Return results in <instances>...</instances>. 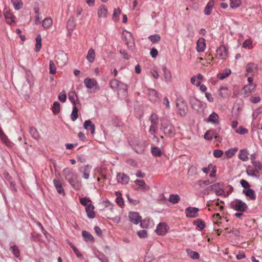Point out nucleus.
Masks as SVG:
<instances>
[{"label": "nucleus", "instance_id": "f257e3e1", "mask_svg": "<svg viewBox=\"0 0 262 262\" xmlns=\"http://www.w3.org/2000/svg\"><path fill=\"white\" fill-rule=\"evenodd\" d=\"M64 175L66 179L75 189L78 190L80 188L81 185L78 181V176L76 173L72 170L67 169L64 170Z\"/></svg>", "mask_w": 262, "mask_h": 262}, {"label": "nucleus", "instance_id": "f03ea898", "mask_svg": "<svg viewBox=\"0 0 262 262\" xmlns=\"http://www.w3.org/2000/svg\"><path fill=\"white\" fill-rule=\"evenodd\" d=\"M161 130L165 136L169 137L174 136L176 134L174 126L168 121L161 124Z\"/></svg>", "mask_w": 262, "mask_h": 262}, {"label": "nucleus", "instance_id": "7ed1b4c3", "mask_svg": "<svg viewBox=\"0 0 262 262\" xmlns=\"http://www.w3.org/2000/svg\"><path fill=\"white\" fill-rule=\"evenodd\" d=\"M230 208L234 210L243 212L248 209L247 205L241 200L235 199L230 203Z\"/></svg>", "mask_w": 262, "mask_h": 262}, {"label": "nucleus", "instance_id": "20e7f679", "mask_svg": "<svg viewBox=\"0 0 262 262\" xmlns=\"http://www.w3.org/2000/svg\"><path fill=\"white\" fill-rule=\"evenodd\" d=\"M110 85L111 88L114 91L126 93L127 91V86L125 83L117 80L116 79L110 81Z\"/></svg>", "mask_w": 262, "mask_h": 262}, {"label": "nucleus", "instance_id": "39448f33", "mask_svg": "<svg viewBox=\"0 0 262 262\" xmlns=\"http://www.w3.org/2000/svg\"><path fill=\"white\" fill-rule=\"evenodd\" d=\"M84 84L85 87L90 90H93L92 92H96L100 90V86L95 79H92L90 78H86L84 80Z\"/></svg>", "mask_w": 262, "mask_h": 262}, {"label": "nucleus", "instance_id": "423d86ee", "mask_svg": "<svg viewBox=\"0 0 262 262\" xmlns=\"http://www.w3.org/2000/svg\"><path fill=\"white\" fill-rule=\"evenodd\" d=\"M178 113L182 117H184L188 112V106L187 103L184 100H179L177 103Z\"/></svg>", "mask_w": 262, "mask_h": 262}, {"label": "nucleus", "instance_id": "0eeeda50", "mask_svg": "<svg viewBox=\"0 0 262 262\" xmlns=\"http://www.w3.org/2000/svg\"><path fill=\"white\" fill-rule=\"evenodd\" d=\"M216 54L218 59L224 60L228 57V49L225 46H220L216 49Z\"/></svg>", "mask_w": 262, "mask_h": 262}, {"label": "nucleus", "instance_id": "6e6552de", "mask_svg": "<svg viewBox=\"0 0 262 262\" xmlns=\"http://www.w3.org/2000/svg\"><path fill=\"white\" fill-rule=\"evenodd\" d=\"M189 102L191 107L197 111L204 107V104L195 97L190 98Z\"/></svg>", "mask_w": 262, "mask_h": 262}, {"label": "nucleus", "instance_id": "1a4fd4ad", "mask_svg": "<svg viewBox=\"0 0 262 262\" xmlns=\"http://www.w3.org/2000/svg\"><path fill=\"white\" fill-rule=\"evenodd\" d=\"M4 14L5 18L7 24L10 25H13L15 24V21L14 20V16L11 12L10 10L5 8L4 10Z\"/></svg>", "mask_w": 262, "mask_h": 262}, {"label": "nucleus", "instance_id": "9d476101", "mask_svg": "<svg viewBox=\"0 0 262 262\" xmlns=\"http://www.w3.org/2000/svg\"><path fill=\"white\" fill-rule=\"evenodd\" d=\"M125 44L127 45L128 49L133 50L135 48V41L132 34L130 32H127V35L125 36Z\"/></svg>", "mask_w": 262, "mask_h": 262}, {"label": "nucleus", "instance_id": "9b49d317", "mask_svg": "<svg viewBox=\"0 0 262 262\" xmlns=\"http://www.w3.org/2000/svg\"><path fill=\"white\" fill-rule=\"evenodd\" d=\"M199 211V209L198 208L189 207L185 209V214L188 217L194 218L198 216Z\"/></svg>", "mask_w": 262, "mask_h": 262}, {"label": "nucleus", "instance_id": "f8f14e48", "mask_svg": "<svg viewBox=\"0 0 262 262\" xmlns=\"http://www.w3.org/2000/svg\"><path fill=\"white\" fill-rule=\"evenodd\" d=\"M168 226L166 223H160L157 226L156 232L159 235H165L167 232Z\"/></svg>", "mask_w": 262, "mask_h": 262}, {"label": "nucleus", "instance_id": "ddd939ff", "mask_svg": "<svg viewBox=\"0 0 262 262\" xmlns=\"http://www.w3.org/2000/svg\"><path fill=\"white\" fill-rule=\"evenodd\" d=\"M128 217L130 221L136 225L139 224L142 219L141 216L137 212H130Z\"/></svg>", "mask_w": 262, "mask_h": 262}, {"label": "nucleus", "instance_id": "4468645a", "mask_svg": "<svg viewBox=\"0 0 262 262\" xmlns=\"http://www.w3.org/2000/svg\"><path fill=\"white\" fill-rule=\"evenodd\" d=\"M117 182L122 184H127L129 181V177L124 173H119L117 175Z\"/></svg>", "mask_w": 262, "mask_h": 262}, {"label": "nucleus", "instance_id": "2eb2a0df", "mask_svg": "<svg viewBox=\"0 0 262 262\" xmlns=\"http://www.w3.org/2000/svg\"><path fill=\"white\" fill-rule=\"evenodd\" d=\"M92 169V166L89 165H86L79 168V171L83 173L82 177L86 180L89 178L90 173Z\"/></svg>", "mask_w": 262, "mask_h": 262}, {"label": "nucleus", "instance_id": "dca6fc26", "mask_svg": "<svg viewBox=\"0 0 262 262\" xmlns=\"http://www.w3.org/2000/svg\"><path fill=\"white\" fill-rule=\"evenodd\" d=\"M97 14L98 17L100 18H106L108 14V10L106 6L104 5L100 6L98 9Z\"/></svg>", "mask_w": 262, "mask_h": 262}, {"label": "nucleus", "instance_id": "f3484780", "mask_svg": "<svg viewBox=\"0 0 262 262\" xmlns=\"http://www.w3.org/2000/svg\"><path fill=\"white\" fill-rule=\"evenodd\" d=\"M206 48L205 39L200 38L196 42V50L198 52H203Z\"/></svg>", "mask_w": 262, "mask_h": 262}, {"label": "nucleus", "instance_id": "a211bd4d", "mask_svg": "<svg viewBox=\"0 0 262 262\" xmlns=\"http://www.w3.org/2000/svg\"><path fill=\"white\" fill-rule=\"evenodd\" d=\"M148 95L149 100L155 102L159 99L158 92L155 89H148Z\"/></svg>", "mask_w": 262, "mask_h": 262}, {"label": "nucleus", "instance_id": "6ab92c4d", "mask_svg": "<svg viewBox=\"0 0 262 262\" xmlns=\"http://www.w3.org/2000/svg\"><path fill=\"white\" fill-rule=\"evenodd\" d=\"M83 127L86 130H90L91 134H94L95 130V126L90 120L85 121Z\"/></svg>", "mask_w": 262, "mask_h": 262}, {"label": "nucleus", "instance_id": "aec40b11", "mask_svg": "<svg viewBox=\"0 0 262 262\" xmlns=\"http://www.w3.org/2000/svg\"><path fill=\"white\" fill-rule=\"evenodd\" d=\"M94 206L92 204H89L85 207V211L87 214V216L89 219H93L95 217V213H94Z\"/></svg>", "mask_w": 262, "mask_h": 262}, {"label": "nucleus", "instance_id": "412c9836", "mask_svg": "<svg viewBox=\"0 0 262 262\" xmlns=\"http://www.w3.org/2000/svg\"><path fill=\"white\" fill-rule=\"evenodd\" d=\"M246 172L249 176L253 178H259L260 177V173L251 166H248L247 167L246 169Z\"/></svg>", "mask_w": 262, "mask_h": 262}, {"label": "nucleus", "instance_id": "4be33fe9", "mask_svg": "<svg viewBox=\"0 0 262 262\" xmlns=\"http://www.w3.org/2000/svg\"><path fill=\"white\" fill-rule=\"evenodd\" d=\"M162 71L163 72V76L164 80L167 83L170 82L171 81V72L167 69L165 66H163Z\"/></svg>", "mask_w": 262, "mask_h": 262}, {"label": "nucleus", "instance_id": "5701e85b", "mask_svg": "<svg viewBox=\"0 0 262 262\" xmlns=\"http://www.w3.org/2000/svg\"><path fill=\"white\" fill-rule=\"evenodd\" d=\"M247 196L249 197L250 200H254L256 199V194L255 191L250 188L244 189L242 191Z\"/></svg>", "mask_w": 262, "mask_h": 262}, {"label": "nucleus", "instance_id": "b1692460", "mask_svg": "<svg viewBox=\"0 0 262 262\" xmlns=\"http://www.w3.org/2000/svg\"><path fill=\"white\" fill-rule=\"evenodd\" d=\"M135 183L139 185L140 189L144 191H148L149 189V187L145 183L143 180H136L134 181Z\"/></svg>", "mask_w": 262, "mask_h": 262}, {"label": "nucleus", "instance_id": "393cba45", "mask_svg": "<svg viewBox=\"0 0 262 262\" xmlns=\"http://www.w3.org/2000/svg\"><path fill=\"white\" fill-rule=\"evenodd\" d=\"M0 138L2 141L6 144L7 146L11 147L12 145V143L8 138L7 136L4 134V133L0 130Z\"/></svg>", "mask_w": 262, "mask_h": 262}, {"label": "nucleus", "instance_id": "a878e982", "mask_svg": "<svg viewBox=\"0 0 262 262\" xmlns=\"http://www.w3.org/2000/svg\"><path fill=\"white\" fill-rule=\"evenodd\" d=\"M257 69V66L256 64L249 62L246 66V72L248 73H254L256 71Z\"/></svg>", "mask_w": 262, "mask_h": 262}, {"label": "nucleus", "instance_id": "bb28decb", "mask_svg": "<svg viewBox=\"0 0 262 262\" xmlns=\"http://www.w3.org/2000/svg\"><path fill=\"white\" fill-rule=\"evenodd\" d=\"M121 13V10L119 8L114 9L112 15V20L115 23L119 21Z\"/></svg>", "mask_w": 262, "mask_h": 262}, {"label": "nucleus", "instance_id": "cd10ccee", "mask_svg": "<svg viewBox=\"0 0 262 262\" xmlns=\"http://www.w3.org/2000/svg\"><path fill=\"white\" fill-rule=\"evenodd\" d=\"M213 137L215 139L218 138V136L213 130H207L204 135V138L208 141L211 140Z\"/></svg>", "mask_w": 262, "mask_h": 262}, {"label": "nucleus", "instance_id": "c85d7f7f", "mask_svg": "<svg viewBox=\"0 0 262 262\" xmlns=\"http://www.w3.org/2000/svg\"><path fill=\"white\" fill-rule=\"evenodd\" d=\"M208 121L213 124H219V120L218 115L215 112H213L209 116L208 118Z\"/></svg>", "mask_w": 262, "mask_h": 262}, {"label": "nucleus", "instance_id": "c756f323", "mask_svg": "<svg viewBox=\"0 0 262 262\" xmlns=\"http://www.w3.org/2000/svg\"><path fill=\"white\" fill-rule=\"evenodd\" d=\"M53 183L56 190L59 194H64V190L62 188L61 183L58 180L54 179L53 180Z\"/></svg>", "mask_w": 262, "mask_h": 262}, {"label": "nucleus", "instance_id": "7c9ffc66", "mask_svg": "<svg viewBox=\"0 0 262 262\" xmlns=\"http://www.w3.org/2000/svg\"><path fill=\"white\" fill-rule=\"evenodd\" d=\"M223 186V183H216L207 187L206 189V191L207 192V193H209L211 191H215L217 189L220 188V187H222Z\"/></svg>", "mask_w": 262, "mask_h": 262}, {"label": "nucleus", "instance_id": "2f4dec72", "mask_svg": "<svg viewBox=\"0 0 262 262\" xmlns=\"http://www.w3.org/2000/svg\"><path fill=\"white\" fill-rule=\"evenodd\" d=\"M248 155L247 149H242L239 151L238 157L243 161H246L248 160Z\"/></svg>", "mask_w": 262, "mask_h": 262}, {"label": "nucleus", "instance_id": "473e14b6", "mask_svg": "<svg viewBox=\"0 0 262 262\" xmlns=\"http://www.w3.org/2000/svg\"><path fill=\"white\" fill-rule=\"evenodd\" d=\"M69 99L73 105H76V101L78 98L75 91H71L69 93Z\"/></svg>", "mask_w": 262, "mask_h": 262}, {"label": "nucleus", "instance_id": "72a5a7b5", "mask_svg": "<svg viewBox=\"0 0 262 262\" xmlns=\"http://www.w3.org/2000/svg\"><path fill=\"white\" fill-rule=\"evenodd\" d=\"M95 50L93 49H90L88 53L86 56L87 60L91 63L93 62L95 59Z\"/></svg>", "mask_w": 262, "mask_h": 262}, {"label": "nucleus", "instance_id": "f704fd0d", "mask_svg": "<svg viewBox=\"0 0 262 262\" xmlns=\"http://www.w3.org/2000/svg\"><path fill=\"white\" fill-rule=\"evenodd\" d=\"M11 2L16 10H18L23 7V3L21 0H11Z\"/></svg>", "mask_w": 262, "mask_h": 262}, {"label": "nucleus", "instance_id": "c9c22d12", "mask_svg": "<svg viewBox=\"0 0 262 262\" xmlns=\"http://www.w3.org/2000/svg\"><path fill=\"white\" fill-rule=\"evenodd\" d=\"M180 200V196L177 194H171L169 195L168 201L172 204L178 203Z\"/></svg>", "mask_w": 262, "mask_h": 262}, {"label": "nucleus", "instance_id": "e433bc0d", "mask_svg": "<svg viewBox=\"0 0 262 262\" xmlns=\"http://www.w3.org/2000/svg\"><path fill=\"white\" fill-rule=\"evenodd\" d=\"M187 255L193 259H198L200 257V254L196 251H192L190 249H186Z\"/></svg>", "mask_w": 262, "mask_h": 262}, {"label": "nucleus", "instance_id": "4c0bfd02", "mask_svg": "<svg viewBox=\"0 0 262 262\" xmlns=\"http://www.w3.org/2000/svg\"><path fill=\"white\" fill-rule=\"evenodd\" d=\"M214 5V2L213 1L209 2L204 9V13L206 15H209L211 13L212 9L213 8V6Z\"/></svg>", "mask_w": 262, "mask_h": 262}, {"label": "nucleus", "instance_id": "58836bf2", "mask_svg": "<svg viewBox=\"0 0 262 262\" xmlns=\"http://www.w3.org/2000/svg\"><path fill=\"white\" fill-rule=\"evenodd\" d=\"M149 120L150 121V125H157L159 124V118L158 115L155 113H152L150 116Z\"/></svg>", "mask_w": 262, "mask_h": 262}, {"label": "nucleus", "instance_id": "ea45409f", "mask_svg": "<svg viewBox=\"0 0 262 262\" xmlns=\"http://www.w3.org/2000/svg\"><path fill=\"white\" fill-rule=\"evenodd\" d=\"M52 23L51 17H46L42 21V26L45 29H48L52 25Z\"/></svg>", "mask_w": 262, "mask_h": 262}, {"label": "nucleus", "instance_id": "a19ab883", "mask_svg": "<svg viewBox=\"0 0 262 262\" xmlns=\"http://www.w3.org/2000/svg\"><path fill=\"white\" fill-rule=\"evenodd\" d=\"M193 225L200 230H203L205 227V223L201 219H198L193 221Z\"/></svg>", "mask_w": 262, "mask_h": 262}, {"label": "nucleus", "instance_id": "79ce46f5", "mask_svg": "<svg viewBox=\"0 0 262 262\" xmlns=\"http://www.w3.org/2000/svg\"><path fill=\"white\" fill-rule=\"evenodd\" d=\"M231 70L230 69H226L225 72L217 74V78L220 80H223L231 74Z\"/></svg>", "mask_w": 262, "mask_h": 262}, {"label": "nucleus", "instance_id": "37998d69", "mask_svg": "<svg viewBox=\"0 0 262 262\" xmlns=\"http://www.w3.org/2000/svg\"><path fill=\"white\" fill-rule=\"evenodd\" d=\"M78 110L76 106V105H73L72 112L71 114V118L72 121H75L78 118Z\"/></svg>", "mask_w": 262, "mask_h": 262}, {"label": "nucleus", "instance_id": "c03bdc74", "mask_svg": "<svg viewBox=\"0 0 262 262\" xmlns=\"http://www.w3.org/2000/svg\"><path fill=\"white\" fill-rule=\"evenodd\" d=\"M82 235L86 242H93L94 240L93 236L86 231H82Z\"/></svg>", "mask_w": 262, "mask_h": 262}, {"label": "nucleus", "instance_id": "a18cd8bd", "mask_svg": "<svg viewBox=\"0 0 262 262\" xmlns=\"http://www.w3.org/2000/svg\"><path fill=\"white\" fill-rule=\"evenodd\" d=\"M256 86L255 84H249L243 88V90L245 91L246 93H250L254 91Z\"/></svg>", "mask_w": 262, "mask_h": 262}, {"label": "nucleus", "instance_id": "49530a36", "mask_svg": "<svg viewBox=\"0 0 262 262\" xmlns=\"http://www.w3.org/2000/svg\"><path fill=\"white\" fill-rule=\"evenodd\" d=\"M35 51L39 52L41 48V37L40 35H38L36 37Z\"/></svg>", "mask_w": 262, "mask_h": 262}, {"label": "nucleus", "instance_id": "de8ad7c7", "mask_svg": "<svg viewBox=\"0 0 262 262\" xmlns=\"http://www.w3.org/2000/svg\"><path fill=\"white\" fill-rule=\"evenodd\" d=\"M254 169L256 170L260 174L262 173V164L259 161H252Z\"/></svg>", "mask_w": 262, "mask_h": 262}, {"label": "nucleus", "instance_id": "09e8293b", "mask_svg": "<svg viewBox=\"0 0 262 262\" xmlns=\"http://www.w3.org/2000/svg\"><path fill=\"white\" fill-rule=\"evenodd\" d=\"M60 103L58 101H55L52 108V112L55 115L58 114L60 112Z\"/></svg>", "mask_w": 262, "mask_h": 262}, {"label": "nucleus", "instance_id": "8fccbe9b", "mask_svg": "<svg viewBox=\"0 0 262 262\" xmlns=\"http://www.w3.org/2000/svg\"><path fill=\"white\" fill-rule=\"evenodd\" d=\"M30 133L31 136L35 139H38L39 137V133L34 127L32 126L30 128Z\"/></svg>", "mask_w": 262, "mask_h": 262}, {"label": "nucleus", "instance_id": "3c124183", "mask_svg": "<svg viewBox=\"0 0 262 262\" xmlns=\"http://www.w3.org/2000/svg\"><path fill=\"white\" fill-rule=\"evenodd\" d=\"M10 250L14 254L15 257H18L20 255V251L18 249V247L17 246H11L10 247Z\"/></svg>", "mask_w": 262, "mask_h": 262}, {"label": "nucleus", "instance_id": "603ef678", "mask_svg": "<svg viewBox=\"0 0 262 262\" xmlns=\"http://www.w3.org/2000/svg\"><path fill=\"white\" fill-rule=\"evenodd\" d=\"M158 130V125H150L149 129V133L154 136V138H157V137L155 136V134L157 133Z\"/></svg>", "mask_w": 262, "mask_h": 262}, {"label": "nucleus", "instance_id": "864d4df0", "mask_svg": "<svg viewBox=\"0 0 262 262\" xmlns=\"http://www.w3.org/2000/svg\"><path fill=\"white\" fill-rule=\"evenodd\" d=\"M241 3L242 2L241 0H230V6L232 9L239 7Z\"/></svg>", "mask_w": 262, "mask_h": 262}, {"label": "nucleus", "instance_id": "5fc2aeb1", "mask_svg": "<svg viewBox=\"0 0 262 262\" xmlns=\"http://www.w3.org/2000/svg\"><path fill=\"white\" fill-rule=\"evenodd\" d=\"M148 38L153 43H155L159 41L161 39L160 36L158 34L151 35L148 37Z\"/></svg>", "mask_w": 262, "mask_h": 262}, {"label": "nucleus", "instance_id": "6e6d98bb", "mask_svg": "<svg viewBox=\"0 0 262 262\" xmlns=\"http://www.w3.org/2000/svg\"><path fill=\"white\" fill-rule=\"evenodd\" d=\"M151 154L155 157H161L162 152L159 148L157 147H153L151 149Z\"/></svg>", "mask_w": 262, "mask_h": 262}, {"label": "nucleus", "instance_id": "4d7b16f0", "mask_svg": "<svg viewBox=\"0 0 262 262\" xmlns=\"http://www.w3.org/2000/svg\"><path fill=\"white\" fill-rule=\"evenodd\" d=\"M252 40L250 38H248L243 42V47L245 49H251L252 48Z\"/></svg>", "mask_w": 262, "mask_h": 262}, {"label": "nucleus", "instance_id": "13d9d810", "mask_svg": "<svg viewBox=\"0 0 262 262\" xmlns=\"http://www.w3.org/2000/svg\"><path fill=\"white\" fill-rule=\"evenodd\" d=\"M237 150V149L236 148L229 149L226 151V156L228 158H231L236 153Z\"/></svg>", "mask_w": 262, "mask_h": 262}, {"label": "nucleus", "instance_id": "bf43d9fd", "mask_svg": "<svg viewBox=\"0 0 262 262\" xmlns=\"http://www.w3.org/2000/svg\"><path fill=\"white\" fill-rule=\"evenodd\" d=\"M58 100L61 102H66L67 100V95L66 92L63 91L59 93L58 96Z\"/></svg>", "mask_w": 262, "mask_h": 262}, {"label": "nucleus", "instance_id": "052dcab7", "mask_svg": "<svg viewBox=\"0 0 262 262\" xmlns=\"http://www.w3.org/2000/svg\"><path fill=\"white\" fill-rule=\"evenodd\" d=\"M235 132L240 135H245L248 133V130L247 128L241 126L238 129L235 130Z\"/></svg>", "mask_w": 262, "mask_h": 262}, {"label": "nucleus", "instance_id": "680f3d73", "mask_svg": "<svg viewBox=\"0 0 262 262\" xmlns=\"http://www.w3.org/2000/svg\"><path fill=\"white\" fill-rule=\"evenodd\" d=\"M262 112V107H260L256 110H255L252 113V117L253 120H255V119L258 117L259 114H260Z\"/></svg>", "mask_w": 262, "mask_h": 262}, {"label": "nucleus", "instance_id": "e2e57ef3", "mask_svg": "<svg viewBox=\"0 0 262 262\" xmlns=\"http://www.w3.org/2000/svg\"><path fill=\"white\" fill-rule=\"evenodd\" d=\"M138 236L141 238H144L147 237V231L145 229L139 230L137 232Z\"/></svg>", "mask_w": 262, "mask_h": 262}, {"label": "nucleus", "instance_id": "0e129e2a", "mask_svg": "<svg viewBox=\"0 0 262 262\" xmlns=\"http://www.w3.org/2000/svg\"><path fill=\"white\" fill-rule=\"evenodd\" d=\"M50 73L52 74H54L56 72V68L53 61H50Z\"/></svg>", "mask_w": 262, "mask_h": 262}, {"label": "nucleus", "instance_id": "69168bd1", "mask_svg": "<svg viewBox=\"0 0 262 262\" xmlns=\"http://www.w3.org/2000/svg\"><path fill=\"white\" fill-rule=\"evenodd\" d=\"M89 202H90V200L86 197L82 198L80 200V202L81 204L84 206H85V207L89 205L88 203Z\"/></svg>", "mask_w": 262, "mask_h": 262}, {"label": "nucleus", "instance_id": "338daca9", "mask_svg": "<svg viewBox=\"0 0 262 262\" xmlns=\"http://www.w3.org/2000/svg\"><path fill=\"white\" fill-rule=\"evenodd\" d=\"M213 156L215 158H220L223 154V152L222 150L220 149H215L213 150Z\"/></svg>", "mask_w": 262, "mask_h": 262}, {"label": "nucleus", "instance_id": "774afa93", "mask_svg": "<svg viewBox=\"0 0 262 262\" xmlns=\"http://www.w3.org/2000/svg\"><path fill=\"white\" fill-rule=\"evenodd\" d=\"M240 184L243 187L246 189L250 188V185L249 183L244 179H242L240 181Z\"/></svg>", "mask_w": 262, "mask_h": 262}]
</instances>
